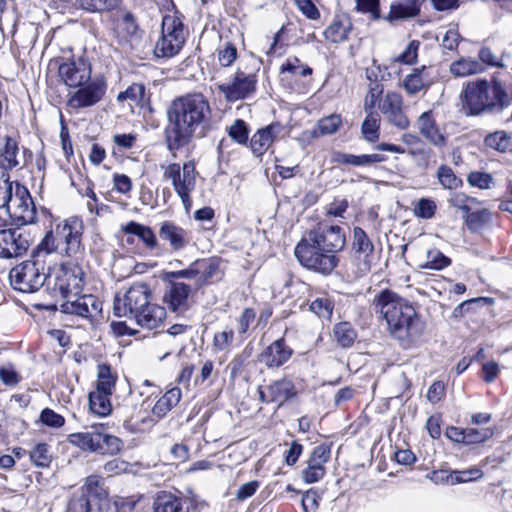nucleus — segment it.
<instances>
[{"label":"nucleus","mask_w":512,"mask_h":512,"mask_svg":"<svg viewBox=\"0 0 512 512\" xmlns=\"http://www.w3.org/2000/svg\"><path fill=\"white\" fill-rule=\"evenodd\" d=\"M345 247L344 229L323 221L305 234L296 245L294 254L303 267L329 275L339 264L337 254Z\"/></svg>","instance_id":"1"},{"label":"nucleus","mask_w":512,"mask_h":512,"mask_svg":"<svg viewBox=\"0 0 512 512\" xmlns=\"http://www.w3.org/2000/svg\"><path fill=\"white\" fill-rule=\"evenodd\" d=\"M372 308L385 319L391 336L403 348L408 349L418 343L425 324L407 300L392 290L384 289L375 295Z\"/></svg>","instance_id":"2"},{"label":"nucleus","mask_w":512,"mask_h":512,"mask_svg":"<svg viewBox=\"0 0 512 512\" xmlns=\"http://www.w3.org/2000/svg\"><path fill=\"white\" fill-rule=\"evenodd\" d=\"M211 108L201 93H189L174 99L167 108V140L170 149L178 148L198 131L202 133L209 121Z\"/></svg>","instance_id":"3"},{"label":"nucleus","mask_w":512,"mask_h":512,"mask_svg":"<svg viewBox=\"0 0 512 512\" xmlns=\"http://www.w3.org/2000/svg\"><path fill=\"white\" fill-rule=\"evenodd\" d=\"M151 300L152 291L149 286L145 283H136L122 296L119 294L115 296L114 315L134 319L142 328L156 329L163 323L166 311Z\"/></svg>","instance_id":"4"},{"label":"nucleus","mask_w":512,"mask_h":512,"mask_svg":"<svg viewBox=\"0 0 512 512\" xmlns=\"http://www.w3.org/2000/svg\"><path fill=\"white\" fill-rule=\"evenodd\" d=\"M463 109L467 115L498 114L512 104L509 93L501 81L477 79L469 81L460 94Z\"/></svg>","instance_id":"5"},{"label":"nucleus","mask_w":512,"mask_h":512,"mask_svg":"<svg viewBox=\"0 0 512 512\" xmlns=\"http://www.w3.org/2000/svg\"><path fill=\"white\" fill-rule=\"evenodd\" d=\"M49 255L39 245L31 253L30 259L11 269L9 279L14 289L25 293L39 290L46 281L50 283Z\"/></svg>","instance_id":"6"},{"label":"nucleus","mask_w":512,"mask_h":512,"mask_svg":"<svg viewBox=\"0 0 512 512\" xmlns=\"http://www.w3.org/2000/svg\"><path fill=\"white\" fill-rule=\"evenodd\" d=\"M83 221L70 217L56 225L38 244L50 256L55 251L64 252L68 257L75 256L82 249Z\"/></svg>","instance_id":"7"},{"label":"nucleus","mask_w":512,"mask_h":512,"mask_svg":"<svg viewBox=\"0 0 512 512\" xmlns=\"http://www.w3.org/2000/svg\"><path fill=\"white\" fill-rule=\"evenodd\" d=\"M106 491L96 476H90L85 484L71 496L67 512H104L107 506Z\"/></svg>","instance_id":"8"},{"label":"nucleus","mask_w":512,"mask_h":512,"mask_svg":"<svg viewBox=\"0 0 512 512\" xmlns=\"http://www.w3.org/2000/svg\"><path fill=\"white\" fill-rule=\"evenodd\" d=\"M161 28V37L155 45L154 54L156 57L171 58L179 53L185 43L184 24L176 14L165 15Z\"/></svg>","instance_id":"9"},{"label":"nucleus","mask_w":512,"mask_h":512,"mask_svg":"<svg viewBox=\"0 0 512 512\" xmlns=\"http://www.w3.org/2000/svg\"><path fill=\"white\" fill-rule=\"evenodd\" d=\"M164 168V177L171 180L175 192L180 197L182 204L186 210H189L192 205L190 197L191 192L195 189L196 185V170L194 162H172L168 166H161Z\"/></svg>","instance_id":"10"},{"label":"nucleus","mask_w":512,"mask_h":512,"mask_svg":"<svg viewBox=\"0 0 512 512\" xmlns=\"http://www.w3.org/2000/svg\"><path fill=\"white\" fill-rule=\"evenodd\" d=\"M7 213L20 224L34 223L36 220V207L28 189L15 182V191L9 205L4 207Z\"/></svg>","instance_id":"11"},{"label":"nucleus","mask_w":512,"mask_h":512,"mask_svg":"<svg viewBox=\"0 0 512 512\" xmlns=\"http://www.w3.org/2000/svg\"><path fill=\"white\" fill-rule=\"evenodd\" d=\"M257 76L238 69L232 80L218 86L228 102H236L250 97L256 90Z\"/></svg>","instance_id":"12"},{"label":"nucleus","mask_w":512,"mask_h":512,"mask_svg":"<svg viewBox=\"0 0 512 512\" xmlns=\"http://www.w3.org/2000/svg\"><path fill=\"white\" fill-rule=\"evenodd\" d=\"M85 272L76 264L61 267L54 282V289H58L63 298H72L79 295L84 287Z\"/></svg>","instance_id":"13"},{"label":"nucleus","mask_w":512,"mask_h":512,"mask_svg":"<svg viewBox=\"0 0 512 512\" xmlns=\"http://www.w3.org/2000/svg\"><path fill=\"white\" fill-rule=\"evenodd\" d=\"M60 304V311L66 314L76 315L85 319L93 320L101 316L102 302L92 294L72 296L64 298Z\"/></svg>","instance_id":"14"},{"label":"nucleus","mask_w":512,"mask_h":512,"mask_svg":"<svg viewBox=\"0 0 512 512\" xmlns=\"http://www.w3.org/2000/svg\"><path fill=\"white\" fill-rule=\"evenodd\" d=\"M77 88L69 97L68 105L74 109H82L94 106L101 101L105 95L107 85L103 78L95 77Z\"/></svg>","instance_id":"15"},{"label":"nucleus","mask_w":512,"mask_h":512,"mask_svg":"<svg viewBox=\"0 0 512 512\" xmlns=\"http://www.w3.org/2000/svg\"><path fill=\"white\" fill-rule=\"evenodd\" d=\"M28 235L19 228L0 231V257L10 259L23 255L29 248Z\"/></svg>","instance_id":"16"},{"label":"nucleus","mask_w":512,"mask_h":512,"mask_svg":"<svg viewBox=\"0 0 512 512\" xmlns=\"http://www.w3.org/2000/svg\"><path fill=\"white\" fill-rule=\"evenodd\" d=\"M59 76L71 88L82 86L91 79V65L82 57L72 59L59 66Z\"/></svg>","instance_id":"17"},{"label":"nucleus","mask_w":512,"mask_h":512,"mask_svg":"<svg viewBox=\"0 0 512 512\" xmlns=\"http://www.w3.org/2000/svg\"><path fill=\"white\" fill-rule=\"evenodd\" d=\"M379 109L387 120L399 129H406L409 120L403 112V98L394 91L387 92L379 102Z\"/></svg>","instance_id":"18"},{"label":"nucleus","mask_w":512,"mask_h":512,"mask_svg":"<svg viewBox=\"0 0 512 512\" xmlns=\"http://www.w3.org/2000/svg\"><path fill=\"white\" fill-rule=\"evenodd\" d=\"M283 131L284 126L279 122H273L266 127L258 129L249 142V147L253 155L255 157H261Z\"/></svg>","instance_id":"19"},{"label":"nucleus","mask_w":512,"mask_h":512,"mask_svg":"<svg viewBox=\"0 0 512 512\" xmlns=\"http://www.w3.org/2000/svg\"><path fill=\"white\" fill-rule=\"evenodd\" d=\"M167 288L165 290L163 300L174 312L185 311L188 309V299L193 291V287L189 284L178 281H166Z\"/></svg>","instance_id":"20"},{"label":"nucleus","mask_w":512,"mask_h":512,"mask_svg":"<svg viewBox=\"0 0 512 512\" xmlns=\"http://www.w3.org/2000/svg\"><path fill=\"white\" fill-rule=\"evenodd\" d=\"M353 30L351 17L344 12L337 13L323 31L324 39L332 44H340L349 39Z\"/></svg>","instance_id":"21"},{"label":"nucleus","mask_w":512,"mask_h":512,"mask_svg":"<svg viewBox=\"0 0 512 512\" xmlns=\"http://www.w3.org/2000/svg\"><path fill=\"white\" fill-rule=\"evenodd\" d=\"M352 253L360 263V270L367 272L371 267V257L374 251V245L367 233L361 227L353 229Z\"/></svg>","instance_id":"22"},{"label":"nucleus","mask_w":512,"mask_h":512,"mask_svg":"<svg viewBox=\"0 0 512 512\" xmlns=\"http://www.w3.org/2000/svg\"><path fill=\"white\" fill-rule=\"evenodd\" d=\"M159 237L169 244L172 251L183 250L190 243V233L169 220L161 223Z\"/></svg>","instance_id":"23"},{"label":"nucleus","mask_w":512,"mask_h":512,"mask_svg":"<svg viewBox=\"0 0 512 512\" xmlns=\"http://www.w3.org/2000/svg\"><path fill=\"white\" fill-rule=\"evenodd\" d=\"M292 349L283 338L272 342L260 355V361L268 368H278L284 365L292 356Z\"/></svg>","instance_id":"24"},{"label":"nucleus","mask_w":512,"mask_h":512,"mask_svg":"<svg viewBox=\"0 0 512 512\" xmlns=\"http://www.w3.org/2000/svg\"><path fill=\"white\" fill-rule=\"evenodd\" d=\"M153 512H189L184 498L168 491H159L153 501Z\"/></svg>","instance_id":"25"},{"label":"nucleus","mask_w":512,"mask_h":512,"mask_svg":"<svg viewBox=\"0 0 512 512\" xmlns=\"http://www.w3.org/2000/svg\"><path fill=\"white\" fill-rule=\"evenodd\" d=\"M104 429L103 424H94L91 430L81 433H72L68 436V441L82 449L83 451L99 453L100 445V431Z\"/></svg>","instance_id":"26"},{"label":"nucleus","mask_w":512,"mask_h":512,"mask_svg":"<svg viewBox=\"0 0 512 512\" xmlns=\"http://www.w3.org/2000/svg\"><path fill=\"white\" fill-rule=\"evenodd\" d=\"M419 13V0H398L391 3L389 13L383 19L394 22L416 17Z\"/></svg>","instance_id":"27"},{"label":"nucleus","mask_w":512,"mask_h":512,"mask_svg":"<svg viewBox=\"0 0 512 512\" xmlns=\"http://www.w3.org/2000/svg\"><path fill=\"white\" fill-rule=\"evenodd\" d=\"M267 391L270 394V401L278 403L279 406L297 394L293 382L286 378L272 382Z\"/></svg>","instance_id":"28"},{"label":"nucleus","mask_w":512,"mask_h":512,"mask_svg":"<svg viewBox=\"0 0 512 512\" xmlns=\"http://www.w3.org/2000/svg\"><path fill=\"white\" fill-rule=\"evenodd\" d=\"M417 124L420 133L427 140H429L435 145H442L444 143L445 137L436 126L431 111L422 113L418 118Z\"/></svg>","instance_id":"29"},{"label":"nucleus","mask_w":512,"mask_h":512,"mask_svg":"<svg viewBox=\"0 0 512 512\" xmlns=\"http://www.w3.org/2000/svg\"><path fill=\"white\" fill-rule=\"evenodd\" d=\"M313 70L307 64H304L299 58L288 57L280 67L281 80L290 78H305L312 74Z\"/></svg>","instance_id":"30"},{"label":"nucleus","mask_w":512,"mask_h":512,"mask_svg":"<svg viewBox=\"0 0 512 512\" xmlns=\"http://www.w3.org/2000/svg\"><path fill=\"white\" fill-rule=\"evenodd\" d=\"M484 71L485 66H483L478 60L470 57H462L453 61L449 66V72L454 77H467Z\"/></svg>","instance_id":"31"},{"label":"nucleus","mask_w":512,"mask_h":512,"mask_svg":"<svg viewBox=\"0 0 512 512\" xmlns=\"http://www.w3.org/2000/svg\"><path fill=\"white\" fill-rule=\"evenodd\" d=\"M181 396V389L178 387H173L166 391L152 407L153 415L159 419L165 417L179 403Z\"/></svg>","instance_id":"32"},{"label":"nucleus","mask_w":512,"mask_h":512,"mask_svg":"<svg viewBox=\"0 0 512 512\" xmlns=\"http://www.w3.org/2000/svg\"><path fill=\"white\" fill-rule=\"evenodd\" d=\"M122 230L126 234H131L139 237L149 250H155L159 247V243L153 230L135 221L128 222Z\"/></svg>","instance_id":"33"},{"label":"nucleus","mask_w":512,"mask_h":512,"mask_svg":"<svg viewBox=\"0 0 512 512\" xmlns=\"http://www.w3.org/2000/svg\"><path fill=\"white\" fill-rule=\"evenodd\" d=\"M110 393L93 391L89 394L90 410L99 416H107L112 410Z\"/></svg>","instance_id":"34"},{"label":"nucleus","mask_w":512,"mask_h":512,"mask_svg":"<svg viewBox=\"0 0 512 512\" xmlns=\"http://www.w3.org/2000/svg\"><path fill=\"white\" fill-rule=\"evenodd\" d=\"M198 272V287H202L210 281L218 272L219 265L212 259H198L196 260Z\"/></svg>","instance_id":"35"},{"label":"nucleus","mask_w":512,"mask_h":512,"mask_svg":"<svg viewBox=\"0 0 512 512\" xmlns=\"http://www.w3.org/2000/svg\"><path fill=\"white\" fill-rule=\"evenodd\" d=\"M485 144L487 147L499 152L512 150L511 136L505 131H496L489 134L485 138Z\"/></svg>","instance_id":"36"},{"label":"nucleus","mask_w":512,"mask_h":512,"mask_svg":"<svg viewBox=\"0 0 512 512\" xmlns=\"http://www.w3.org/2000/svg\"><path fill=\"white\" fill-rule=\"evenodd\" d=\"M100 445V454L115 455L121 451L123 441L114 435L108 434L106 432V427L104 426V429H101L100 431Z\"/></svg>","instance_id":"37"},{"label":"nucleus","mask_w":512,"mask_h":512,"mask_svg":"<svg viewBox=\"0 0 512 512\" xmlns=\"http://www.w3.org/2000/svg\"><path fill=\"white\" fill-rule=\"evenodd\" d=\"M15 191V183L10 181L6 168L0 165V208L9 205Z\"/></svg>","instance_id":"38"},{"label":"nucleus","mask_w":512,"mask_h":512,"mask_svg":"<svg viewBox=\"0 0 512 512\" xmlns=\"http://www.w3.org/2000/svg\"><path fill=\"white\" fill-rule=\"evenodd\" d=\"M362 123V134L368 141H375L379 137L380 115L376 111H368Z\"/></svg>","instance_id":"39"},{"label":"nucleus","mask_w":512,"mask_h":512,"mask_svg":"<svg viewBox=\"0 0 512 512\" xmlns=\"http://www.w3.org/2000/svg\"><path fill=\"white\" fill-rule=\"evenodd\" d=\"M198 272L196 260L192 262L188 268L178 271H168L164 272L162 279L163 281H177L178 279H187L194 281V288L199 289L198 287Z\"/></svg>","instance_id":"40"},{"label":"nucleus","mask_w":512,"mask_h":512,"mask_svg":"<svg viewBox=\"0 0 512 512\" xmlns=\"http://www.w3.org/2000/svg\"><path fill=\"white\" fill-rule=\"evenodd\" d=\"M97 376L96 391L112 394L116 378L113 376L110 366L105 364L99 365Z\"/></svg>","instance_id":"41"},{"label":"nucleus","mask_w":512,"mask_h":512,"mask_svg":"<svg viewBox=\"0 0 512 512\" xmlns=\"http://www.w3.org/2000/svg\"><path fill=\"white\" fill-rule=\"evenodd\" d=\"M465 222L468 229L472 232L479 231L491 220V213L487 209L468 212L465 214Z\"/></svg>","instance_id":"42"},{"label":"nucleus","mask_w":512,"mask_h":512,"mask_svg":"<svg viewBox=\"0 0 512 512\" xmlns=\"http://www.w3.org/2000/svg\"><path fill=\"white\" fill-rule=\"evenodd\" d=\"M484 476V472L474 466L462 471H453L448 477L447 481L452 484L465 483L470 481H477Z\"/></svg>","instance_id":"43"},{"label":"nucleus","mask_w":512,"mask_h":512,"mask_svg":"<svg viewBox=\"0 0 512 512\" xmlns=\"http://www.w3.org/2000/svg\"><path fill=\"white\" fill-rule=\"evenodd\" d=\"M402 86L405 92L410 96L417 95L422 91L425 92L430 88L424 81H422V78L414 69L404 77Z\"/></svg>","instance_id":"44"},{"label":"nucleus","mask_w":512,"mask_h":512,"mask_svg":"<svg viewBox=\"0 0 512 512\" xmlns=\"http://www.w3.org/2000/svg\"><path fill=\"white\" fill-rule=\"evenodd\" d=\"M337 342L344 348L352 346L356 339V331L347 322L338 323L334 328Z\"/></svg>","instance_id":"45"},{"label":"nucleus","mask_w":512,"mask_h":512,"mask_svg":"<svg viewBox=\"0 0 512 512\" xmlns=\"http://www.w3.org/2000/svg\"><path fill=\"white\" fill-rule=\"evenodd\" d=\"M49 448V445L46 443H39L30 451V460L35 466L41 468L49 467L52 461V455L50 454Z\"/></svg>","instance_id":"46"},{"label":"nucleus","mask_w":512,"mask_h":512,"mask_svg":"<svg viewBox=\"0 0 512 512\" xmlns=\"http://www.w3.org/2000/svg\"><path fill=\"white\" fill-rule=\"evenodd\" d=\"M136 137L133 134H116L113 136V150L112 153L116 158L127 157L126 150L131 149L135 144Z\"/></svg>","instance_id":"47"},{"label":"nucleus","mask_w":512,"mask_h":512,"mask_svg":"<svg viewBox=\"0 0 512 512\" xmlns=\"http://www.w3.org/2000/svg\"><path fill=\"white\" fill-rule=\"evenodd\" d=\"M437 177L445 189H457L463 184L462 179L456 176L454 171L446 165L439 167Z\"/></svg>","instance_id":"48"},{"label":"nucleus","mask_w":512,"mask_h":512,"mask_svg":"<svg viewBox=\"0 0 512 512\" xmlns=\"http://www.w3.org/2000/svg\"><path fill=\"white\" fill-rule=\"evenodd\" d=\"M494 435L492 428H465V445L480 444L489 439Z\"/></svg>","instance_id":"49"},{"label":"nucleus","mask_w":512,"mask_h":512,"mask_svg":"<svg viewBox=\"0 0 512 512\" xmlns=\"http://www.w3.org/2000/svg\"><path fill=\"white\" fill-rule=\"evenodd\" d=\"M355 10L362 14H368L373 21L383 18L381 16L380 0H355Z\"/></svg>","instance_id":"50"},{"label":"nucleus","mask_w":512,"mask_h":512,"mask_svg":"<svg viewBox=\"0 0 512 512\" xmlns=\"http://www.w3.org/2000/svg\"><path fill=\"white\" fill-rule=\"evenodd\" d=\"M450 259L437 249L427 252L426 262L421 265L422 268L441 270L450 265Z\"/></svg>","instance_id":"51"},{"label":"nucleus","mask_w":512,"mask_h":512,"mask_svg":"<svg viewBox=\"0 0 512 512\" xmlns=\"http://www.w3.org/2000/svg\"><path fill=\"white\" fill-rule=\"evenodd\" d=\"M333 309V302L326 296L316 298L310 304V310L318 317L323 319H330L333 313Z\"/></svg>","instance_id":"52"},{"label":"nucleus","mask_w":512,"mask_h":512,"mask_svg":"<svg viewBox=\"0 0 512 512\" xmlns=\"http://www.w3.org/2000/svg\"><path fill=\"white\" fill-rule=\"evenodd\" d=\"M76 2L84 10L97 12L117 7L120 0H76Z\"/></svg>","instance_id":"53"},{"label":"nucleus","mask_w":512,"mask_h":512,"mask_svg":"<svg viewBox=\"0 0 512 512\" xmlns=\"http://www.w3.org/2000/svg\"><path fill=\"white\" fill-rule=\"evenodd\" d=\"M144 95L145 86L141 83H133L125 91L118 94L117 100L119 102L130 100L131 102L138 104L143 100Z\"/></svg>","instance_id":"54"},{"label":"nucleus","mask_w":512,"mask_h":512,"mask_svg":"<svg viewBox=\"0 0 512 512\" xmlns=\"http://www.w3.org/2000/svg\"><path fill=\"white\" fill-rule=\"evenodd\" d=\"M467 182L472 187L490 189L494 184L491 174L482 171H472L467 176Z\"/></svg>","instance_id":"55"},{"label":"nucleus","mask_w":512,"mask_h":512,"mask_svg":"<svg viewBox=\"0 0 512 512\" xmlns=\"http://www.w3.org/2000/svg\"><path fill=\"white\" fill-rule=\"evenodd\" d=\"M420 45V41L412 40L405 50L394 59V61L404 65H414L417 62Z\"/></svg>","instance_id":"56"},{"label":"nucleus","mask_w":512,"mask_h":512,"mask_svg":"<svg viewBox=\"0 0 512 512\" xmlns=\"http://www.w3.org/2000/svg\"><path fill=\"white\" fill-rule=\"evenodd\" d=\"M154 424V420L150 417H141L140 412L137 415H132L130 418L124 420V427L132 432L138 433L144 431L145 427L151 426Z\"/></svg>","instance_id":"57"},{"label":"nucleus","mask_w":512,"mask_h":512,"mask_svg":"<svg viewBox=\"0 0 512 512\" xmlns=\"http://www.w3.org/2000/svg\"><path fill=\"white\" fill-rule=\"evenodd\" d=\"M383 91L384 87L382 83L378 81L370 83L368 92L364 99V109L366 112L374 111L373 109L379 101L380 96L383 94Z\"/></svg>","instance_id":"58"},{"label":"nucleus","mask_w":512,"mask_h":512,"mask_svg":"<svg viewBox=\"0 0 512 512\" xmlns=\"http://www.w3.org/2000/svg\"><path fill=\"white\" fill-rule=\"evenodd\" d=\"M229 136L239 144H245L248 140L249 130L247 124L242 119H237L229 127Z\"/></svg>","instance_id":"59"},{"label":"nucleus","mask_w":512,"mask_h":512,"mask_svg":"<svg viewBox=\"0 0 512 512\" xmlns=\"http://www.w3.org/2000/svg\"><path fill=\"white\" fill-rule=\"evenodd\" d=\"M436 208L437 206L435 201L428 198H422L416 203L414 207V214L422 219H431L435 215Z\"/></svg>","instance_id":"60"},{"label":"nucleus","mask_w":512,"mask_h":512,"mask_svg":"<svg viewBox=\"0 0 512 512\" xmlns=\"http://www.w3.org/2000/svg\"><path fill=\"white\" fill-rule=\"evenodd\" d=\"M234 340V331L227 328L221 332H217L213 338V348L215 351H226Z\"/></svg>","instance_id":"61"},{"label":"nucleus","mask_w":512,"mask_h":512,"mask_svg":"<svg viewBox=\"0 0 512 512\" xmlns=\"http://www.w3.org/2000/svg\"><path fill=\"white\" fill-rule=\"evenodd\" d=\"M237 58V49L234 44L226 42L218 49V61L222 67L231 66Z\"/></svg>","instance_id":"62"},{"label":"nucleus","mask_w":512,"mask_h":512,"mask_svg":"<svg viewBox=\"0 0 512 512\" xmlns=\"http://www.w3.org/2000/svg\"><path fill=\"white\" fill-rule=\"evenodd\" d=\"M341 123L340 116L332 114L319 120L318 129L322 135L333 134L338 130Z\"/></svg>","instance_id":"63"},{"label":"nucleus","mask_w":512,"mask_h":512,"mask_svg":"<svg viewBox=\"0 0 512 512\" xmlns=\"http://www.w3.org/2000/svg\"><path fill=\"white\" fill-rule=\"evenodd\" d=\"M480 63L484 65H488L491 67H498L503 68L505 67V64L503 62V59L501 57H498L496 54L493 53V51L487 47L483 46L478 53Z\"/></svg>","instance_id":"64"}]
</instances>
